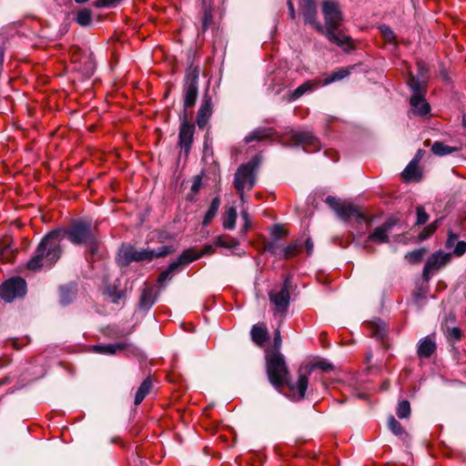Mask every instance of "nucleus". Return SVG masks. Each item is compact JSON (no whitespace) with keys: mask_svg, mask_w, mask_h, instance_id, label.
<instances>
[{"mask_svg":"<svg viewBox=\"0 0 466 466\" xmlns=\"http://www.w3.org/2000/svg\"><path fill=\"white\" fill-rule=\"evenodd\" d=\"M66 237L75 245L85 246L92 259L98 256L100 242L94 234L91 224L76 221L66 229L57 228L46 235L35 256L28 261L27 268L35 271L44 267H52L61 256V241Z\"/></svg>","mask_w":466,"mask_h":466,"instance_id":"1","label":"nucleus"},{"mask_svg":"<svg viewBox=\"0 0 466 466\" xmlns=\"http://www.w3.org/2000/svg\"><path fill=\"white\" fill-rule=\"evenodd\" d=\"M322 14L325 20V25L316 24V30L324 35L328 40L345 51L354 48V44L350 36L347 35L339 29L343 20L341 11L337 2L326 0L322 4Z\"/></svg>","mask_w":466,"mask_h":466,"instance_id":"2","label":"nucleus"},{"mask_svg":"<svg viewBox=\"0 0 466 466\" xmlns=\"http://www.w3.org/2000/svg\"><path fill=\"white\" fill-rule=\"evenodd\" d=\"M266 362L268 380L277 390H279L288 383L289 379V370L284 357L279 350L268 351Z\"/></svg>","mask_w":466,"mask_h":466,"instance_id":"3","label":"nucleus"},{"mask_svg":"<svg viewBox=\"0 0 466 466\" xmlns=\"http://www.w3.org/2000/svg\"><path fill=\"white\" fill-rule=\"evenodd\" d=\"M172 247L162 246L157 249H140L137 250L132 246L123 247L119 252V260L122 264L127 265L132 261H150L154 258L165 257L172 253Z\"/></svg>","mask_w":466,"mask_h":466,"instance_id":"4","label":"nucleus"},{"mask_svg":"<svg viewBox=\"0 0 466 466\" xmlns=\"http://www.w3.org/2000/svg\"><path fill=\"white\" fill-rule=\"evenodd\" d=\"M408 85L413 93L410 99L412 114L420 116L428 115L431 111V106L424 98L426 92L424 83L410 74Z\"/></svg>","mask_w":466,"mask_h":466,"instance_id":"5","label":"nucleus"},{"mask_svg":"<svg viewBox=\"0 0 466 466\" xmlns=\"http://www.w3.org/2000/svg\"><path fill=\"white\" fill-rule=\"evenodd\" d=\"M255 168V164L248 163L241 165L236 171L234 187L242 202L246 201L245 190H251L256 184Z\"/></svg>","mask_w":466,"mask_h":466,"instance_id":"6","label":"nucleus"},{"mask_svg":"<svg viewBox=\"0 0 466 466\" xmlns=\"http://www.w3.org/2000/svg\"><path fill=\"white\" fill-rule=\"evenodd\" d=\"M291 288L290 279L287 277L279 290H271L268 293L269 301L273 306L274 316L279 315L284 318L290 302L289 289Z\"/></svg>","mask_w":466,"mask_h":466,"instance_id":"7","label":"nucleus"},{"mask_svg":"<svg viewBox=\"0 0 466 466\" xmlns=\"http://www.w3.org/2000/svg\"><path fill=\"white\" fill-rule=\"evenodd\" d=\"M326 203L337 213V215L343 220L355 218L358 222H365L366 217L356 207L350 203L342 202L335 197L329 196L326 198Z\"/></svg>","mask_w":466,"mask_h":466,"instance_id":"8","label":"nucleus"},{"mask_svg":"<svg viewBox=\"0 0 466 466\" xmlns=\"http://www.w3.org/2000/svg\"><path fill=\"white\" fill-rule=\"evenodd\" d=\"M198 66H190L186 74V86L184 89V106L185 108L192 107L197 100L198 94Z\"/></svg>","mask_w":466,"mask_h":466,"instance_id":"9","label":"nucleus"},{"mask_svg":"<svg viewBox=\"0 0 466 466\" xmlns=\"http://www.w3.org/2000/svg\"><path fill=\"white\" fill-rule=\"evenodd\" d=\"M25 291L26 283L19 277L9 279L0 286V296L7 302H11L15 298L23 297Z\"/></svg>","mask_w":466,"mask_h":466,"instance_id":"10","label":"nucleus"},{"mask_svg":"<svg viewBox=\"0 0 466 466\" xmlns=\"http://www.w3.org/2000/svg\"><path fill=\"white\" fill-rule=\"evenodd\" d=\"M314 368H319L322 370L327 371V370H330L332 368V366H331V364L327 363L325 361H319V362H316L314 365H312L310 368H309L305 371V373L300 372L296 384L295 385L289 384L290 390L293 391L294 394L297 393L299 400H301L305 397V392H306V390H307L308 384H309L308 377Z\"/></svg>","mask_w":466,"mask_h":466,"instance_id":"11","label":"nucleus"},{"mask_svg":"<svg viewBox=\"0 0 466 466\" xmlns=\"http://www.w3.org/2000/svg\"><path fill=\"white\" fill-rule=\"evenodd\" d=\"M451 258V253H445L442 250L434 252L428 259L423 268V278L429 280L431 277L441 268L447 265Z\"/></svg>","mask_w":466,"mask_h":466,"instance_id":"12","label":"nucleus"},{"mask_svg":"<svg viewBox=\"0 0 466 466\" xmlns=\"http://www.w3.org/2000/svg\"><path fill=\"white\" fill-rule=\"evenodd\" d=\"M290 137L293 146H302L307 152H314L320 147L319 139L309 132H293Z\"/></svg>","mask_w":466,"mask_h":466,"instance_id":"13","label":"nucleus"},{"mask_svg":"<svg viewBox=\"0 0 466 466\" xmlns=\"http://www.w3.org/2000/svg\"><path fill=\"white\" fill-rule=\"evenodd\" d=\"M395 224L396 221L392 218H390L381 226L374 228V230L368 236L365 247H368V243L370 242H374L377 244L387 243L389 241V234Z\"/></svg>","mask_w":466,"mask_h":466,"instance_id":"14","label":"nucleus"},{"mask_svg":"<svg viewBox=\"0 0 466 466\" xmlns=\"http://www.w3.org/2000/svg\"><path fill=\"white\" fill-rule=\"evenodd\" d=\"M195 132V126L187 121V114L184 115L182 123L179 128V146L187 153L193 143V136Z\"/></svg>","mask_w":466,"mask_h":466,"instance_id":"15","label":"nucleus"},{"mask_svg":"<svg viewBox=\"0 0 466 466\" xmlns=\"http://www.w3.org/2000/svg\"><path fill=\"white\" fill-rule=\"evenodd\" d=\"M212 114L213 108L211 97L205 95L197 116V125L199 128H204L208 125Z\"/></svg>","mask_w":466,"mask_h":466,"instance_id":"16","label":"nucleus"},{"mask_svg":"<svg viewBox=\"0 0 466 466\" xmlns=\"http://www.w3.org/2000/svg\"><path fill=\"white\" fill-rule=\"evenodd\" d=\"M301 12L304 21L316 29L317 8L314 0H301Z\"/></svg>","mask_w":466,"mask_h":466,"instance_id":"17","label":"nucleus"},{"mask_svg":"<svg viewBox=\"0 0 466 466\" xmlns=\"http://www.w3.org/2000/svg\"><path fill=\"white\" fill-rule=\"evenodd\" d=\"M252 340L258 346H263L268 339V332L265 323L254 325L250 331Z\"/></svg>","mask_w":466,"mask_h":466,"instance_id":"18","label":"nucleus"},{"mask_svg":"<svg viewBox=\"0 0 466 466\" xmlns=\"http://www.w3.org/2000/svg\"><path fill=\"white\" fill-rule=\"evenodd\" d=\"M401 177L405 182L419 180L420 178L421 174L419 168V164H417V159H412L409 163V165L402 171Z\"/></svg>","mask_w":466,"mask_h":466,"instance_id":"19","label":"nucleus"},{"mask_svg":"<svg viewBox=\"0 0 466 466\" xmlns=\"http://www.w3.org/2000/svg\"><path fill=\"white\" fill-rule=\"evenodd\" d=\"M436 350V344L430 337L420 339L418 345V356L420 358H429Z\"/></svg>","mask_w":466,"mask_h":466,"instance_id":"20","label":"nucleus"},{"mask_svg":"<svg viewBox=\"0 0 466 466\" xmlns=\"http://www.w3.org/2000/svg\"><path fill=\"white\" fill-rule=\"evenodd\" d=\"M319 83L316 80H308L304 82L302 85L298 86L290 95L289 100L293 101L299 98L305 93L313 90L316 86H318Z\"/></svg>","mask_w":466,"mask_h":466,"instance_id":"21","label":"nucleus"},{"mask_svg":"<svg viewBox=\"0 0 466 466\" xmlns=\"http://www.w3.org/2000/svg\"><path fill=\"white\" fill-rule=\"evenodd\" d=\"M202 257V254H198L192 248L186 249L177 258V261L173 263H177V268L180 269L183 266L189 264L190 262L199 258Z\"/></svg>","mask_w":466,"mask_h":466,"instance_id":"22","label":"nucleus"},{"mask_svg":"<svg viewBox=\"0 0 466 466\" xmlns=\"http://www.w3.org/2000/svg\"><path fill=\"white\" fill-rule=\"evenodd\" d=\"M274 132L272 128H257L250 132L245 138L247 143H249L251 141L257 140L260 141L268 137H271L273 136Z\"/></svg>","mask_w":466,"mask_h":466,"instance_id":"23","label":"nucleus"},{"mask_svg":"<svg viewBox=\"0 0 466 466\" xmlns=\"http://www.w3.org/2000/svg\"><path fill=\"white\" fill-rule=\"evenodd\" d=\"M155 299L154 289L152 288H145L140 295L139 306L141 309H149L154 304Z\"/></svg>","mask_w":466,"mask_h":466,"instance_id":"24","label":"nucleus"},{"mask_svg":"<svg viewBox=\"0 0 466 466\" xmlns=\"http://www.w3.org/2000/svg\"><path fill=\"white\" fill-rule=\"evenodd\" d=\"M152 388V381L150 378H147L139 386L136 397H135V405H139L145 399V397L149 393Z\"/></svg>","mask_w":466,"mask_h":466,"instance_id":"25","label":"nucleus"},{"mask_svg":"<svg viewBox=\"0 0 466 466\" xmlns=\"http://www.w3.org/2000/svg\"><path fill=\"white\" fill-rule=\"evenodd\" d=\"M212 2L213 0H202L203 16H202V28L207 30L212 21Z\"/></svg>","mask_w":466,"mask_h":466,"instance_id":"26","label":"nucleus"},{"mask_svg":"<svg viewBox=\"0 0 466 466\" xmlns=\"http://www.w3.org/2000/svg\"><path fill=\"white\" fill-rule=\"evenodd\" d=\"M124 349H125V344H123V343L94 346V350L96 352L102 353V354H109V355H113L116 351L122 350Z\"/></svg>","mask_w":466,"mask_h":466,"instance_id":"27","label":"nucleus"},{"mask_svg":"<svg viewBox=\"0 0 466 466\" xmlns=\"http://www.w3.org/2000/svg\"><path fill=\"white\" fill-rule=\"evenodd\" d=\"M350 68L342 67L339 70L332 72L329 76H328L322 82V86H328L335 81L341 80L350 75Z\"/></svg>","mask_w":466,"mask_h":466,"instance_id":"28","label":"nucleus"},{"mask_svg":"<svg viewBox=\"0 0 466 466\" xmlns=\"http://www.w3.org/2000/svg\"><path fill=\"white\" fill-rule=\"evenodd\" d=\"M237 210L234 207L229 208L223 216V227L226 229H233L236 226Z\"/></svg>","mask_w":466,"mask_h":466,"instance_id":"29","label":"nucleus"},{"mask_svg":"<svg viewBox=\"0 0 466 466\" xmlns=\"http://www.w3.org/2000/svg\"><path fill=\"white\" fill-rule=\"evenodd\" d=\"M458 149L456 147H450V146H447V145H444L443 143L441 142H435L432 147H431V151L436 155V156H446V155H450L453 152H456Z\"/></svg>","mask_w":466,"mask_h":466,"instance_id":"30","label":"nucleus"},{"mask_svg":"<svg viewBox=\"0 0 466 466\" xmlns=\"http://www.w3.org/2000/svg\"><path fill=\"white\" fill-rule=\"evenodd\" d=\"M76 23L81 26L89 25L92 22V13L87 8L79 10L76 17Z\"/></svg>","mask_w":466,"mask_h":466,"instance_id":"31","label":"nucleus"},{"mask_svg":"<svg viewBox=\"0 0 466 466\" xmlns=\"http://www.w3.org/2000/svg\"><path fill=\"white\" fill-rule=\"evenodd\" d=\"M440 219H436L428 226H426L422 231L419 235V239L420 241L428 239L430 237H431L435 231L437 230L439 227Z\"/></svg>","mask_w":466,"mask_h":466,"instance_id":"32","label":"nucleus"},{"mask_svg":"<svg viewBox=\"0 0 466 466\" xmlns=\"http://www.w3.org/2000/svg\"><path fill=\"white\" fill-rule=\"evenodd\" d=\"M300 248L301 246L298 242L291 243L282 249V257L287 259L294 258L299 253Z\"/></svg>","mask_w":466,"mask_h":466,"instance_id":"33","label":"nucleus"},{"mask_svg":"<svg viewBox=\"0 0 466 466\" xmlns=\"http://www.w3.org/2000/svg\"><path fill=\"white\" fill-rule=\"evenodd\" d=\"M380 34H381L382 37L384 38V40L386 42L392 44L394 46L397 45L396 36H395L394 33L392 32V30L389 26L381 25L380 27Z\"/></svg>","mask_w":466,"mask_h":466,"instance_id":"34","label":"nucleus"},{"mask_svg":"<svg viewBox=\"0 0 466 466\" xmlns=\"http://www.w3.org/2000/svg\"><path fill=\"white\" fill-rule=\"evenodd\" d=\"M410 402L408 400H401L398 404L397 408V415L400 419L407 418L410 415Z\"/></svg>","mask_w":466,"mask_h":466,"instance_id":"35","label":"nucleus"},{"mask_svg":"<svg viewBox=\"0 0 466 466\" xmlns=\"http://www.w3.org/2000/svg\"><path fill=\"white\" fill-rule=\"evenodd\" d=\"M177 263H170L167 269L164 270L159 276H158V279H157V281L158 283L160 284H163L168 278L169 276L178 270L177 268Z\"/></svg>","mask_w":466,"mask_h":466,"instance_id":"36","label":"nucleus"},{"mask_svg":"<svg viewBox=\"0 0 466 466\" xmlns=\"http://www.w3.org/2000/svg\"><path fill=\"white\" fill-rule=\"evenodd\" d=\"M388 426L389 429L395 434V435H401L403 433V429L400 425V423L393 417H390L388 420Z\"/></svg>","mask_w":466,"mask_h":466,"instance_id":"37","label":"nucleus"},{"mask_svg":"<svg viewBox=\"0 0 466 466\" xmlns=\"http://www.w3.org/2000/svg\"><path fill=\"white\" fill-rule=\"evenodd\" d=\"M416 214H417V219H416L417 225H424L429 220L430 217L422 206H418L416 208Z\"/></svg>","mask_w":466,"mask_h":466,"instance_id":"38","label":"nucleus"},{"mask_svg":"<svg viewBox=\"0 0 466 466\" xmlns=\"http://www.w3.org/2000/svg\"><path fill=\"white\" fill-rule=\"evenodd\" d=\"M217 246L232 248L238 246V242L235 238L225 239L222 237H218L215 241Z\"/></svg>","mask_w":466,"mask_h":466,"instance_id":"39","label":"nucleus"},{"mask_svg":"<svg viewBox=\"0 0 466 466\" xmlns=\"http://www.w3.org/2000/svg\"><path fill=\"white\" fill-rule=\"evenodd\" d=\"M445 334L449 339H452V340H460L461 338V330L457 327H453V328L447 327L446 330H445Z\"/></svg>","mask_w":466,"mask_h":466,"instance_id":"40","label":"nucleus"},{"mask_svg":"<svg viewBox=\"0 0 466 466\" xmlns=\"http://www.w3.org/2000/svg\"><path fill=\"white\" fill-rule=\"evenodd\" d=\"M370 332H371V335L378 339H383L384 335H385L384 328L379 326L376 323L370 324Z\"/></svg>","mask_w":466,"mask_h":466,"instance_id":"41","label":"nucleus"},{"mask_svg":"<svg viewBox=\"0 0 466 466\" xmlns=\"http://www.w3.org/2000/svg\"><path fill=\"white\" fill-rule=\"evenodd\" d=\"M423 250L421 249H417V250H414L412 252H410L406 258L409 259L410 262L411 263H418L421 260L422 258V256H423Z\"/></svg>","mask_w":466,"mask_h":466,"instance_id":"42","label":"nucleus"},{"mask_svg":"<svg viewBox=\"0 0 466 466\" xmlns=\"http://www.w3.org/2000/svg\"><path fill=\"white\" fill-rule=\"evenodd\" d=\"M121 0H96L94 5L98 8L116 5Z\"/></svg>","mask_w":466,"mask_h":466,"instance_id":"43","label":"nucleus"},{"mask_svg":"<svg viewBox=\"0 0 466 466\" xmlns=\"http://www.w3.org/2000/svg\"><path fill=\"white\" fill-rule=\"evenodd\" d=\"M466 252V242L463 240L458 241L455 245L452 254L456 257H461Z\"/></svg>","mask_w":466,"mask_h":466,"instance_id":"44","label":"nucleus"},{"mask_svg":"<svg viewBox=\"0 0 466 466\" xmlns=\"http://www.w3.org/2000/svg\"><path fill=\"white\" fill-rule=\"evenodd\" d=\"M217 213H218V211H216L215 209H213L209 207L205 215V218L203 219V225L208 226L212 221V219L216 217Z\"/></svg>","mask_w":466,"mask_h":466,"instance_id":"45","label":"nucleus"},{"mask_svg":"<svg viewBox=\"0 0 466 466\" xmlns=\"http://www.w3.org/2000/svg\"><path fill=\"white\" fill-rule=\"evenodd\" d=\"M458 238V235L453 233L451 230L448 232V238L445 243L447 248H451Z\"/></svg>","mask_w":466,"mask_h":466,"instance_id":"46","label":"nucleus"},{"mask_svg":"<svg viewBox=\"0 0 466 466\" xmlns=\"http://www.w3.org/2000/svg\"><path fill=\"white\" fill-rule=\"evenodd\" d=\"M241 218L244 220V230H248L251 226V221L248 217V213L246 210L241 212Z\"/></svg>","mask_w":466,"mask_h":466,"instance_id":"47","label":"nucleus"},{"mask_svg":"<svg viewBox=\"0 0 466 466\" xmlns=\"http://www.w3.org/2000/svg\"><path fill=\"white\" fill-rule=\"evenodd\" d=\"M281 345V337H280V331L277 329L274 334V348L276 350H279Z\"/></svg>","mask_w":466,"mask_h":466,"instance_id":"48","label":"nucleus"},{"mask_svg":"<svg viewBox=\"0 0 466 466\" xmlns=\"http://www.w3.org/2000/svg\"><path fill=\"white\" fill-rule=\"evenodd\" d=\"M419 76L423 78L427 73V66L422 62L418 63Z\"/></svg>","mask_w":466,"mask_h":466,"instance_id":"49","label":"nucleus"},{"mask_svg":"<svg viewBox=\"0 0 466 466\" xmlns=\"http://www.w3.org/2000/svg\"><path fill=\"white\" fill-rule=\"evenodd\" d=\"M219 206H220V199L218 197H216L215 198L212 199L209 207L211 208L215 209L216 211H218L219 208Z\"/></svg>","mask_w":466,"mask_h":466,"instance_id":"50","label":"nucleus"},{"mask_svg":"<svg viewBox=\"0 0 466 466\" xmlns=\"http://www.w3.org/2000/svg\"><path fill=\"white\" fill-rule=\"evenodd\" d=\"M272 234L275 237H280L282 234H284V229L280 226H275L272 228Z\"/></svg>","mask_w":466,"mask_h":466,"instance_id":"51","label":"nucleus"},{"mask_svg":"<svg viewBox=\"0 0 466 466\" xmlns=\"http://www.w3.org/2000/svg\"><path fill=\"white\" fill-rule=\"evenodd\" d=\"M213 252H214L213 247L211 245H207L203 248L201 252H199L198 254H202V256H204V255H208V254H212Z\"/></svg>","mask_w":466,"mask_h":466,"instance_id":"52","label":"nucleus"},{"mask_svg":"<svg viewBox=\"0 0 466 466\" xmlns=\"http://www.w3.org/2000/svg\"><path fill=\"white\" fill-rule=\"evenodd\" d=\"M308 255H310L313 251V241L308 238L305 243Z\"/></svg>","mask_w":466,"mask_h":466,"instance_id":"53","label":"nucleus"},{"mask_svg":"<svg viewBox=\"0 0 466 466\" xmlns=\"http://www.w3.org/2000/svg\"><path fill=\"white\" fill-rule=\"evenodd\" d=\"M289 15L292 19L295 18V9L291 3V1H289Z\"/></svg>","mask_w":466,"mask_h":466,"instance_id":"54","label":"nucleus"},{"mask_svg":"<svg viewBox=\"0 0 466 466\" xmlns=\"http://www.w3.org/2000/svg\"><path fill=\"white\" fill-rule=\"evenodd\" d=\"M422 153H423V151L421 149H420V150H418L415 157H413V159H417V164H419V162L420 161V159L422 157Z\"/></svg>","mask_w":466,"mask_h":466,"instance_id":"55","label":"nucleus"},{"mask_svg":"<svg viewBox=\"0 0 466 466\" xmlns=\"http://www.w3.org/2000/svg\"><path fill=\"white\" fill-rule=\"evenodd\" d=\"M462 125L466 128V116H463L462 117Z\"/></svg>","mask_w":466,"mask_h":466,"instance_id":"56","label":"nucleus"},{"mask_svg":"<svg viewBox=\"0 0 466 466\" xmlns=\"http://www.w3.org/2000/svg\"><path fill=\"white\" fill-rule=\"evenodd\" d=\"M384 387H385V389H388L389 388V382H387V384H384Z\"/></svg>","mask_w":466,"mask_h":466,"instance_id":"57","label":"nucleus"},{"mask_svg":"<svg viewBox=\"0 0 466 466\" xmlns=\"http://www.w3.org/2000/svg\"><path fill=\"white\" fill-rule=\"evenodd\" d=\"M384 387H385V389H388L389 388V382H387V384H384Z\"/></svg>","mask_w":466,"mask_h":466,"instance_id":"58","label":"nucleus"}]
</instances>
